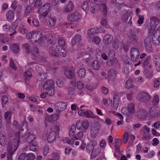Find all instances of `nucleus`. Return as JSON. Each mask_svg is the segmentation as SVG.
Returning <instances> with one entry per match:
<instances>
[{"label": "nucleus", "instance_id": "27", "mask_svg": "<svg viewBox=\"0 0 160 160\" xmlns=\"http://www.w3.org/2000/svg\"><path fill=\"white\" fill-rule=\"evenodd\" d=\"M49 52L50 54L52 56L57 57H58L60 56L59 54L58 53L56 49L54 47H50Z\"/></svg>", "mask_w": 160, "mask_h": 160}, {"label": "nucleus", "instance_id": "9", "mask_svg": "<svg viewBox=\"0 0 160 160\" xmlns=\"http://www.w3.org/2000/svg\"><path fill=\"white\" fill-rule=\"evenodd\" d=\"M7 141V136L5 132L3 131L0 132V144L2 146H4Z\"/></svg>", "mask_w": 160, "mask_h": 160}, {"label": "nucleus", "instance_id": "51", "mask_svg": "<svg viewBox=\"0 0 160 160\" xmlns=\"http://www.w3.org/2000/svg\"><path fill=\"white\" fill-rule=\"evenodd\" d=\"M58 44L62 47L65 45V41L62 37L58 38Z\"/></svg>", "mask_w": 160, "mask_h": 160}, {"label": "nucleus", "instance_id": "8", "mask_svg": "<svg viewBox=\"0 0 160 160\" xmlns=\"http://www.w3.org/2000/svg\"><path fill=\"white\" fill-rule=\"evenodd\" d=\"M80 15L79 13L76 12L72 13L67 16V19L68 21L72 22L77 21L80 18Z\"/></svg>", "mask_w": 160, "mask_h": 160}, {"label": "nucleus", "instance_id": "25", "mask_svg": "<svg viewBox=\"0 0 160 160\" xmlns=\"http://www.w3.org/2000/svg\"><path fill=\"white\" fill-rule=\"evenodd\" d=\"M77 76L80 78H84L86 74V71L84 68L79 69L77 72Z\"/></svg>", "mask_w": 160, "mask_h": 160}, {"label": "nucleus", "instance_id": "39", "mask_svg": "<svg viewBox=\"0 0 160 160\" xmlns=\"http://www.w3.org/2000/svg\"><path fill=\"white\" fill-rule=\"evenodd\" d=\"M144 73L145 76L148 78H151L152 76V72L149 71L146 68L144 69Z\"/></svg>", "mask_w": 160, "mask_h": 160}, {"label": "nucleus", "instance_id": "52", "mask_svg": "<svg viewBox=\"0 0 160 160\" xmlns=\"http://www.w3.org/2000/svg\"><path fill=\"white\" fill-rule=\"evenodd\" d=\"M130 47V43L127 41L123 45V48L125 51H127Z\"/></svg>", "mask_w": 160, "mask_h": 160}, {"label": "nucleus", "instance_id": "17", "mask_svg": "<svg viewBox=\"0 0 160 160\" xmlns=\"http://www.w3.org/2000/svg\"><path fill=\"white\" fill-rule=\"evenodd\" d=\"M54 114L51 115L50 116H47L46 118V120L49 122H51L52 121H56L59 118V114Z\"/></svg>", "mask_w": 160, "mask_h": 160}, {"label": "nucleus", "instance_id": "33", "mask_svg": "<svg viewBox=\"0 0 160 160\" xmlns=\"http://www.w3.org/2000/svg\"><path fill=\"white\" fill-rule=\"evenodd\" d=\"M24 79L26 83L28 82L29 80V78L32 76V73L29 71L27 70L24 73Z\"/></svg>", "mask_w": 160, "mask_h": 160}, {"label": "nucleus", "instance_id": "28", "mask_svg": "<svg viewBox=\"0 0 160 160\" xmlns=\"http://www.w3.org/2000/svg\"><path fill=\"white\" fill-rule=\"evenodd\" d=\"M127 107L130 115H132L135 112V106L133 103H130Z\"/></svg>", "mask_w": 160, "mask_h": 160}, {"label": "nucleus", "instance_id": "38", "mask_svg": "<svg viewBox=\"0 0 160 160\" xmlns=\"http://www.w3.org/2000/svg\"><path fill=\"white\" fill-rule=\"evenodd\" d=\"M132 81L131 79H128L126 82L125 87L128 89H130L133 87Z\"/></svg>", "mask_w": 160, "mask_h": 160}, {"label": "nucleus", "instance_id": "12", "mask_svg": "<svg viewBox=\"0 0 160 160\" xmlns=\"http://www.w3.org/2000/svg\"><path fill=\"white\" fill-rule=\"evenodd\" d=\"M78 113L80 116L87 118H91L92 116V112L89 110L85 111L84 109H81L79 111Z\"/></svg>", "mask_w": 160, "mask_h": 160}, {"label": "nucleus", "instance_id": "20", "mask_svg": "<svg viewBox=\"0 0 160 160\" xmlns=\"http://www.w3.org/2000/svg\"><path fill=\"white\" fill-rule=\"evenodd\" d=\"M147 115V112L143 109H140L137 112V115L138 118L140 119H144Z\"/></svg>", "mask_w": 160, "mask_h": 160}, {"label": "nucleus", "instance_id": "2", "mask_svg": "<svg viewBox=\"0 0 160 160\" xmlns=\"http://www.w3.org/2000/svg\"><path fill=\"white\" fill-rule=\"evenodd\" d=\"M112 52H113V51H111L108 53V59L107 61V64L108 66H111L112 67L115 68L118 66V61L116 58H114V54H113L110 56V54H112Z\"/></svg>", "mask_w": 160, "mask_h": 160}, {"label": "nucleus", "instance_id": "5", "mask_svg": "<svg viewBox=\"0 0 160 160\" xmlns=\"http://www.w3.org/2000/svg\"><path fill=\"white\" fill-rule=\"evenodd\" d=\"M101 125L98 122H95L91 128V134L93 138L96 137L100 130Z\"/></svg>", "mask_w": 160, "mask_h": 160}, {"label": "nucleus", "instance_id": "60", "mask_svg": "<svg viewBox=\"0 0 160 160\" xmlns=\"http://www.w3.org/2000/svg\"><path fill=\"white\" fill-rule=\"evenodd\" d=\"M92 41L96 44H98L101 41V39L98 37L95 36L93 37Z\"/></svg>", "mask_w": 160, "mask_h": 160}, {"label": "nucleus", "instance_id": "55", "mask_svg": "<svg viewBox=\"0 0 160 160\" xmlns=\"http://www.w3.org/2000/svg\"><path fill=\"white\" fill-rule=\"evenodd\" d=\"M159 99L158 96L157 94L155 95L153 99V101L152 102L153 105H155L158 104L159 102Z\"/></svg>", "mask_w": 160, "mask_h": 160}, {"label": "nucleus", "instance_id": "30", "mask_svg": "<svg viewBox=\"0 0 160 160\" xmlns=\"http://www.w3.org/2000/svg\"><path fill=\"white\" fill-rule=\"evenodd\" d=\"M101 65L98 61L95 60L92 63V67L93 69L96 70H99L101 67Z\"/></svg>", "mask_w": 160, "mask_h": 160}, {"label": "nucleus", "instance_id": "41", "mask_svg": "<svg viewBox=\"0 0 160 160\" xmlns=\"http://www.w3.org/2000/svg\"><path fill=\"white\" fill-rule=\"evenodd\" d=\"M38 146L36 142H34L30 143L29 144L30 149L32 151H35L37 150Z\"/></svg>", "mask_w": 160, "mask_h": 160}, {"label": "nucleus", "instance_id": "26", "mask_svg": "<svg viewBox=\"0 0 160 160\" xmlns=\"http://www.w3.org/2000/svg\"><path fill=\"white\" fill-rule=\"evenodd\" d=\"M81 39V37L79 34H76L72 39L71 44L72 46L74 45L76 43L79 42Z\"/></svg>", "mask_w": 160, "mask_h": 160}, {"label": "nucleus", "instance_id": "22", "mask_svg": "<svg viewBox=\"0 0 160 160\" xmlns=\"http://www.w3.org/2000/svg\"><path fill=\"white\" fill-rule=\"evenodd\" d=\"M140 101L142 102H145L149 101L150 98V95L147 93L142 92L141 93Z\"/></svg>", "mask_w": 160, "mask_h": 160}, {"label": "nucleus", "instance_id": "10", "mask_svg": "<svg viewBox=\"0 0 160 160\" xmlns=\"http://www.w3.org/2000/svg\"><path fill=\"white\" fill-rule=\"evenodd\" d=\"M144 43L146 49L149 51H151L152 48L151 36H148L144 39Z\"/></svg>", "mask_w": 160, "mask_h": 160}, {"label": "nucleus", "instance_id": "45", "mask_svg": "<svg viewBox=\"0 0 160 160\" xmlns=\"http://www.w3.org/2000/svg\"><path fill=\"white\" fill-rule=\"evenodd\" d=\"M60 158V156L59 153L54 152L52 154V158L49 160H58Z\"/></svg>", "mask_w": 160, "mask_h": 160}, {"label": "nucleus", "instance_id": "49", "mask_svg": "<svg viewBox=\"0 0 160 160\" xmlns=\"http://www.w3.org/2000/svg\"><path fill=\"white\" fill-rule=\"evenodd\" d=\"M130 16V13L128 12L125 13L122 17V20L123 22H126Z\"/></svg>", "mask_w": 160, "mask_h": 160}, {"label": "nucleus", "instance_id": "40", "mask_svg": "<svg viewBox=\"0 0 160 160\" xmlns=\"http://www.w3.org/2000/svg\"><path fill=\"white\" fill-rule=\"evenodd\" d=\"M99 9L100 11L103 12L104 14L107 13V6L105 4H101L99 6Z\"/></svg>", "mask_w": 160, "mask_h": 160}, {"label": "nucleus", "instance_id": "6", "mask_svg": "<svg viewBox=\"0 0 160 160\" xmlns=\"http://www.w3.org/2000/svg\"><path fill=\"white\" fill-rule=\"evenodd\" d=\"M130 54L132 61L134 62H137L140 55L139 49L133 48L131 50Z\"/></svg>", "mask_w": 160, "mask_h": 160}, {"label": "nucleus", "instance_id": "42", "mask_svg": "<svg viewBox=\"0 0 160 160\" xmlns=\"http://www.w3.org/2000/svg\"><path fill=\"white\" fill-rule=\"evenodd\" d=\"M47 93L50 96H52L55 93L54 87H51L48 89L46 90Z\"/></svg>", "mask_w": 160, "mask_h": 160}, {"label": "nucleus", "instance_id": "18", "mask_svg": "<svg viewBox=\"0 0 160 160\" xmlns=\"http://www.w3.org/2000/svg\"><path fill=\"white\" fill-rule=\"evenodd\" d=\"M56 138V134L53 131H51L49 134L47 138V140L48 142L52 143L55 140Z\"/></svg>", "mask_w": 160, "mask_h": 160}, {"label": "nucleus", "instance_id": "47", "mask_svg": "<svg viewBox=\"0 0 160 160\" xmlns=\"http://www.w3.org/2000/svg\"><path fill=\"white\" fill-rule=\"evenodd\" d=\"M22 47L23 49L25 50L27 53H29L30 52L29 49V44L28 43H25L22 45Z\"/></svg>", "mask_w": 160, "mask_h": 160}, {"label": "nucleus", "instance_id": "14", "mask_svg": "<svg viewBox=\"0 0 160 160\" xmlns=\"http://www.w3.org/2000/svg\"><path fill=\"white\" fill-rule=\"evenodd\" d=\"M113 39L112 36L110 34H107L104 38L103 42L105 44H109L112 42Z\"/></svg>", "mask_w": 160, "mask_h": 160}, {"label": "nucleus", "instance_id": "32", "mask_svg": "<svg viewBox=\"0 0 160 160\" xmlns=\"http://www.w3.org/2000/svg\"><path fill=\"white\" fill-rule=\"evenodd\" d=\"M11 50L14 53H18L19 52V48L18 45L16 43L13 44L11 46Z\"/></svg>", "mask_w": 160, "mask_h": 160}, {"label": "nucleus", "instance_id": "46", "mask_svg": "<svg viewBox=\"0 0 160 160\" xmlns=\"http://www.w3.org/2000/svg\"><path fill=\"white\" fill-rule=\"evenodd\" d=\"M49 43L52 44H55L57 42V38L55 36H52L48 41Z\"/></svg>", "mask_w": 160, "mask_h": 160}, {"label": "nucleus", "instance_id": "3", "mask_svg": "<svg viewBox=\"0 0 160 160\" xmlns=\"http://www.w3.org/2000/svg\"><path fill=\"white\" fill-rule=\"evenodd\" d=\"M89 123L88 120H85L83 121L80 120L76 122V126L78 129L82 130L84 132H85L88 127Z\"/></svg>", "mask_w": 160, "mask_h": 160}, {"label": "nucleus", "instance_id": "36", "mask_svg": "<svg viewBox=\"0 0 160 160\" xmlns=\"http://www.w3.org/2000/svg\"><path fill=\"white\" fill-rule=\"evenodd\" d=\"M76 130V126L75 124H73L69 131V135L70 137H72L74 135Z\"/></svg>", "mask_w": 160, "mask_h": 160}, {"label": "nucleus", "instance_id": "57", "mask_svg": "<svg viewBox=\"0 0 160 160\" xmlns=\"http://www.w3.org/2000/svg\"><path fill=\"white\" fill-rule=\"evenodd\" d=\"M83 132L82 131L79 132L77 134V137L76 135L74 137V138H75L76 139H78L82 138L83 137Z\"/></svg>", "mask_w": 160, "mask_h": 160}, {"label": "nucleus", "instance_id": "61", "mask_svg": "<svg viewBox=\"0 0 160 160\" xmlns=\"http://www.w3.org/2000/svg\"><path fill=\"white\" fill-rule=\"evenodd\" d=\"M50 24L52 26H54L56 22V19L54 18H51L49 19Z\"/></svg>", "mask_w": 160, "mask_h": 160}, {"label": "nucleus", "instance_id": "56", "mask_svg": "<svg viewBox=\"0 0 160 160\" xmlns=\"http://www.w3.org/2000/svg\"><path fill=\"white\" fill-rule=\"evenodd\" d=\"M35 155L32 153H29L27 154V159L26 160H33L35 158Z\"/></svg>", "mask_w": 160, "mask_h": 160}, {"label": "nucleus", "instance_id": "16", "mask_svg": "<svg viewBox=\"0 0 160 160\" xmlns=\"http://www.w3.org/2000/svg\"><path fill=\"white\" fill-rule=\"evenodd\" d=\"M64 74L67 78L70 79L74 78L75 76L74 71L70 69L65 70Z\"/></svg>", "mask_w": 160, "mask_h": 160}, {"label": "nucleus", "instance_id": "43", "mask_svg": "<svg viewBox=\"0 0 160 160\" xmlns=\"http://www.w3.org/2000/svg\"><path fill=\"white\" fill-rule=\"evenodd\" d=\"M31 53L33 56L37 57L39 53L38 49L36 47H33L32 48Z\"/></svg>", "mask_w": 160, "mask_h": 160}, {"label": "nucleus", "instance_id": "63", "mask_svg": "<svg viewBox=\"0 0 160 160\" xmlns=\"http://www.w3.org/2000/svg\"><path fill=\"white\" fill-rule=\"evenodd\" d=\"M88 37L90 38H91L92 36L95 33L93 28H92L88 30Z\"/></svg>", "mask_w": 160, "mask_h": 160}, {"label": "nucleus", "instance_id": "59", "mask_svg": "<svg viewBox=\"0 0 160 160\" xmlns=\"http://www.w3.org/2000/svg\"><path fill=\"white\" fill-rule=\"evenodd\" d=\"M67 90L68 92V94L70 95H73L75 92V90L72 87H69L67 88Z\"/></svg>", "mask_w": 160, "mask_h": 160}, {"label": "nucleus", "instance_id": "48", "mask_svg": "<svg viewBox=\"0 0 160 160\" xmlns=\"http://www.w3.org/2000/svg\"><path fill=\"white\" fill-rule=\"evenodd\" d=\"M152 41L154 45H158L160 43V38H158L155 37H152Z\"/></svg>", "mask_w": 160, "mask_h": 160}, {"label": "nucleus", "instance_id": "53", "mask_svg": "<svg viewBox=\"0 0 160 160\" xmlns=\"http://www.w3.org/2000/svg\"><path fill=\"white\" fill-rule=\"evenodd\" d=\"M32 10V6L30 5L27 6L26 8L24 13L25 14L27 15L28 13H30Z\"/></svg>", "mask_w": 160, "mask_h": 160}, {"label": "nucleus", "instance_id": "58", "mask_svg": "<svg viewBox=\"0 0 160 160\" xmlns=\"http://www.w3.org/2000/svg\"><path fill=\"white\" fill-rule=\"evenodd\" d=\"M129 135L127 132L125 133L123 135V141L124 143H126L128 142Z\"/></svg>", "mask_w": 160, "mask_h": 160}, {"label": "nucleus", "instance_id": "24", "mask_svg": "<svg viewBox=\"0 0 160 160\" xmlns=\"http://www.w3.org/2000/svg\"><path fill=\"white\" fill-rule=\"evenodd\" d=\"M108 73L110 79L112 80H114L116 76V70L113 68L110 69L108 71Z\"/></svg>", "mask_w": 160, "mask_h": 160}, {"label": "nucleus", "instance_id": "54", "mask_svg": "<svg viewBox=\"0 0 160 160\" xmlns=\"http://www.w3.org/2000/svg\"><path fill=\"white\" fill-rule=\"evenodd\" d=\"M8 100V98L7 96H3L2 98V106L3 107H4V104H6Z\"/></svg>", "mask_w": 160, "mask_h": 160}, {"label": "nucleus", "instance_id": "23", "mask_svg": "<svg viewBox=\"0 0 160 160\" xmlns=\"http://www.w3.org/2000/svg\"><path fill=\"white\" fill-rule=\"evenodd\" d=\"M121 112L123 114L126 115L129 119H131L132 118L133 116L132 115H130L127 107L122 108L121 110Z\"/></svg>", "mask_w": 160, "mask_h": 160}, {"label": "nucleus", "instance_id": "7", "mask_svg": "<svg viewBox=\"0 0 160 160\" xmlns=\"http://www.w3.org/2000/svg\"><path fill=\"white\" fill-rule=\"evenodd\" d=\"M67 102H57L55 105V108L58 113L60 114L66 108Z\"/></svg>", "mask_w": 160, "mask_h": 160}, {"label": "nucleus", "instance_id": "44", "mask_svg": "<svg viewBox=\"0 0 160 160\" xmlns=\"http://www.w3.org/2000/svg\"><path fill=\"white\" fill-rule=\"evenodd\" d=\"M81 7L84 11H86L89 9L88 0L82 3Z\"/></svg>", "mask_w": 160, "mask_h": 160}, {"label": "nucleus", "instance_id": "35", "mask_svg": "<svg viewBox=\"0 0 160 160\" xmlns=\"http://www.w3.org/2000/svg\"><path fill=\"white\" fill-rule=\"evenodd\" d=\"M41 34L37 32H34L33 33V39L35 41V42H37L39 40L41 41V39L42 38Z\"/></svg>", "mask_w": 160, "mask_h": 160}, {"label": "nucleus", "instance_id": "37", "mask_svg": "<svg viewBox=\"0 0 160 160\" xmlns=\"http://www.w3.org/2000/svg\"><path fill=\"white\" fill-rule=\"evenodd\" d=\"M152 23H151L150 22L149 23H148L146 26V29L148 31V32L149 34H152L154 31V27H152Z\"/></svg>", "mask_w": 160, "mask_h": 160}, {"label": "nucleus", "instance_id": "15", "mask_svg": "<svg viewBox=\"0 0 160 160\" xmlns=\"http://www.w3.org/2000/svg\"><path fill=\"white\" fill-rule=\"evenodd\" d=\"M12 10H9L7 13L6 17L7 20L11 22L13 20L14 17V12Z\"/></svg>", "mask_w": 160, "mask_h": 160}, {"label": "nucleus", "instance_id": "11", "mask_svg": "<svg viewBox=\"0 0 160 160\" xmlns=\"http://www.w3.org/2000/svg\"><path fill=\"white\" fill-rule=\"evenodd\" d=\"M97 144L96 141L93 140L88 143L86 146V149L87 152H90L93 150Z\"/></svg>", "mask_w": 160, "mask_h": 160}, {"label": "nucleus", "instance_id": "62", "mask_svg": "<svg viewBox=\"0 0 160 160\" xmlns=\"http://www.w3.org/2000/svg\"><path fill=\"white\" fill-rule=\"evenodd\" d=\"M150 61V58L149 57H147L143 63V65L144 67L146 66L149 63Z\"/></svg>", "mask_w": 160, "mask_h": 160}, {"label": "nucleus", "instance_id": "4", "mask_svg": "<svg viewBox=\"0 0 160 160\" xmlns=\"http://www.w3.org/2000/svg\"><path fill=\"white\" fill-rule=\"evenodd\" d=\"M50 4L47 3L40 7L38 10V12L41 16L45 18L49 12Z\"/></svg>", "mask_w": 160, "mask_h": 160}, {"label": "nucleus", "instance_id": "13", "mask_svg": "<svg viewBox=\"0 0 160 160\" xmlns=\"http://www.w3.org/2000/svg\"><path fill=\"white\" fill-rule=\"evenodd\" d=\"M130 35L128 36L129 39L135 43L138 42V36L135 34L134 32L132 30H130L129 31Z\"/></svg>", "mask_w": 160, "mask_h": 160}, {"label": "nucleus", "instance_id": "29", "mask_svg": "<svg viewBox=\"0 0 160 160\" xmlns=\"http://www.w3.org/2000/svg\"><path fill=\"white\" fill-rule=\"evenodd\" d=\"M74 8L73 5L71 2H69L68 5L66 6L64 12L65 13L68 12L73 9Z\"/></svg>", "mask_w": 160, "mask_h": 160}, {"label": "nucleus", "instance_id": "31", "mask_svg": "<svg viewBox=\"0 0 160 160\" xmlns=\"http://www.w3.org/2000/svg\"><path fill=\"white\" fill-rule=\"evenodd\" d=\"M149 114L152 117H155L160 115V114L155 109H152L151 108L149 110Z\"/></svg>", "mask_w": 160, "mask_h": 160}, {"label": "nucleus", "instance_id": "50", "mask_svg": "<svg viewBox=\"0 0 160 160\" xmlns=\"http://www.w3.org/2000/svg\"><path fill=\"white\" fill-rule=\"evenodd\" d=\"M61 50H58L59 54L63 57H65L67 55V52L65 49L62 47H61Z\"/></svg>", "mask_w": 160, "mask_h": 160}, {"label": "nucleus", "instance_id": "21", "mask_svg": "<svg viewBox=\"0 0 160 160\" xmlns=\"http://www.w3.org/2000/svg\"><path fill=\"white\" fill-rule=\"evenodd\" d=\"M78 57L80 58L81 60H85L87 62H88L90 59L89 55L87 54L84 52H82L78 54Z\"/></svg>", "mask_w": 160, "mask_h": 160}, {"label": "nucleus", "instance_id": "64", "mask_svg": "<svg viewBox=\"0 0 160 160\" xmlns=\"http://www.w3.org/2000/svg\"><path fill=\"white\" fill-rule=\"evenodd\" d=\"M160 85V79L157 78L154 81V87H158Z\"/></svg>", "mask_w": 160, "mask_h": 160}, {"label": "nucleus", "instance_id": "34", "mask_svg": "<svg viewBox=\"0 0 160 160\" xmlns=\"http://www.w3.org/2000/svg\"><path fill=\"white\" fill-rule=\"evenodd\" d=\"M28 136L26 139V142L28 143L32 142L33 140L35 139L34 135L33 134H30V132H28L27 134Z\"/></svg>", "mask_w": 160, "mask_h": 160}, {"label": "nucleus", "instance_id": "1", "mask_svg": "<svg viewBox=\"0 0 160 160\" xmlns=\"http://www.w3.org/2000/svg\"><path fill=\"white\" fill-rule=\"evenodd\" d=\"M14 137L15 138L13 139L12 141L8 142L7 145V158L9 160L11 159L12 154L18 147L19 139L23 138V136L20 132H18L15 134Z\"/></svg>", "mask_w": 160, "mask_h": 160}, {"label": "nucleus", "instance_id": "19", "mask_svg": "<svg viewBox=\"0 0 160 160\" xmlns=\"http://www.w3.org/2000/svg\"><path fill=\"white\" fill-rule=\"evenodd\" d=\"M101 152V149L99 148H94L92 151L91 155V158L94 159L98 156Z\"/></svg>", "mask_w": 160, "mask_h": 160}]
</instances>
